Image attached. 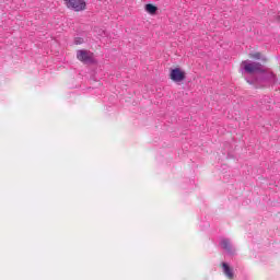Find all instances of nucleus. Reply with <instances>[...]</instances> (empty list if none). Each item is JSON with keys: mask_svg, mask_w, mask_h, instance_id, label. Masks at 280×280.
Wrapping results in <instances>:
<instances>
[{"mask_svg": "<svg viewBox=\"0 0 280 280\" xmlns=\"http://www.w3.org/2000/svg\"><path fill=\"white\" fill-rule=\"evenodd\" d=\"M245 73H257V78L248 80V84H258V86H270L277 84V77L272 72H268L266 67L259 62L242 61Z\"/></svg>", "mask_w": 280, "mask_h": 280, "instance_id": "nucleus-1", "label": "nucleus"}, {"mask_svg": "<svg viewBox=\"0 0 280 280\" xmlns=\"http://www.w3.org/2000/svg\"><path fill=\"white\" fill-rule=\"evenodd\" d=\"M67 8L74 10V12H82L86 10V2L84 0H65Z\"/></svg>", "mask_w": 280, "mask_h": 280, "instance_id": "nucleus-2", "label": "nucleus"}, {"mask_svg": "<svg viewBox=\"0 0 280 280\" xmlns=\"http://www.w3.org/2000/svg\"><path fill=\"white\" fill-rule=\"evenodd\" d=\"M170 78L173 82H183L187 74L180 68H174L171 70Z\"/></svg>", "mask_w": 280, "mask_h": 280, "instance_id": "nucleus-3", "label": "nucleus"}, {"mask_svg": "<svg viewBox=\"0 0 280 280\" xmlns=\"http://www.w3.org/2000/svg\"><path fill=\"white\" fill-rule=\"evenodd\" d=\"M220 246L228 253V255H235V247L231 244V240L229 238H221Z\"/></svg>", "mask_w": 280, "mask_h": 280, "instance_id": "nucleus-4", "label": "nucleus"}, {"mask_svg": "<svg viewBox=\"0 0 280 280\" xmlns=\"http://www.w3.org/2000/svg\"><path fill=\"white\" fill-rule=\"evenodd\" d=\"M77 58L81 62H84V65L93 63V57H91V55H89V51H86V50H78Z\"/></svg>", "mask_w": 280, "mask_h": 280, "instance_id": "nucleus-5", "label": "nucleus"}, {"mask_svg": "<svg viewBox=\"0 0 280 280\" xmlns=\"http://www.w3.org/2000/svg\"><path fill=\"white\" fill-rule=\"evenodd\" d=\"M222 268H223V272H224L225 277H228V279H233V277H235V273H233V270L231 269V267H229V264L222 262Z\"/></svg>", "mask_w": 280, "mask_h": 280, "instance_id": "nucleus-6", "label": "nucleus"}, {"mask_svg": "<svg viewBox=\"0 0 280 280\" xmlns=\"http://www.w3.org/2000/svg\"><path fill=\"white\" fill-rule=\"evenodd\" d=\"M144 10L145 12H148V14H151V15H154L156 14V12H159V8L152 3L145 4Z\"/></svg>", "mask_w": 280, "mask_h": 280, "instance_id": "nucleus-7", "label": "nucleus"}, {"mask_svg": "<svg viewBox=\"0 0 280 280\" xmlns=\"http://www.w3.org/2000/svg\"><path fill=\"white\" fill-rule=\"evenodd\" d=\"M250 58H254V60H260L261 62H268V58H266L261 52H253L250 54Z\"/></svg>", "mask_w": 280, "mask_h": 280, "instance_id": "nucleus-8", "label": "nucleus"}, {"mask_svg": "<svg viewBox=\"0 0 280 280\" xmlns=\"http://www.w3.org/2000/svg\"><path fill=\"white\" fill-rule=\"evenodd\" d=\"M75 44H77V45H80V42L75 40Z\"/></svg>", "mask_w": 280, "mask_h": 280, "instance_id": "nucleus-9", "label": "nucleus"}, {"mask_svg": "<svg viewBox=\"0 0 280 280\" xmlns=\"http://www.w3.org/2000/svg\"><path fill=\"white\" fill-rule=\"evenodd\" d=\"M278 21H280V15H279V18H278Z\"/></svg>", "mask_w": 280, "mask_h": 280, "instance_id": "nucleus-10", "label": "nucleus"}]
</instances>
